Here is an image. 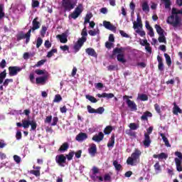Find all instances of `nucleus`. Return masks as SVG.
Returning a JSON list of instances; mask_svg holds the SVG:
<instances>
[{"label":"nucleus","instance_id":"20","mask_svg":"<svg viewBox=\"0 0 182 182\" xmlns=\"http://www.w3.org/2000/svg\"><path fill=\"white\" fill-rule=\"evenodd\" d=\"M157 60H158V69L161 72H163L164 70V64L163 63V58H161L160 55L157 56Z\"/></svg>","mask_w":182,"mask_h":182},{"label":"nucleus","instance_id":"5","mask_svg":"<svg viewBox=\"0 0 182 182\" xmlns=\"http://www.w3.org/2000/svg\"><path fill=\"white\" fill-rule=\"evenodd\" d=\"M123 100H126V103L128 107L130 109L131 112L137 111V105H136V102H134V101H132L130 99H129V95H124Z\"/></svg>","mask_w":182,"mask_h":182},{"label":"nucleus","instance_id":"45","mask_svg":"<svg viewBox=\"0 0 182 182\" xmlns=\"http://www.w3.org/2000/svg\"><path fill=\"white\" fill-rule=\"evenodd\" d=\"M129 127V129L131 130H137L139 126L136 123H130Z\"/></svg>","mask_w":182,"mask_h":182},{"label":"nucleus","instance_id":"57","mask_svg":"<svg viewBox=\"0 0 182 182\" xmlns=\"http://www.w3.org/2000/svg\"><path fill=\"white\" fill-rule=\"evenodd\" d=\"M58 122H59V118L58 117H54L53 118V122L51 123V126H56V124H58Z\"/></svg>","mask_w":182,"mask_h":182},{"label":"nucleus","instance_id":"59","mask_svg":"<svg viewBox=\"0 0 182 182\" xmlns=\"http://www.w3.org/2000/svg\"><path fill=\"white\" fill-rule=\"evenodd\" d=\"M14 161H16V163L17 164H19V163H21V156H18V155H14Z\"/></svg>","mask_w":182,"mask_h":182},{"label":"nucleus","instance_id":"56","mask_svg":"<svg viewBox=\"0 0 182 182\" xmlns=\"http://www.w3.org/2000/svg\"><path fill=\"white\" fill-rule=\"evenodd\" d=\"M29 80L31 83H35V74L33 73H30L29 75Z\"/></svg>","mask_w":182,"mask_h":182},{"label":"nucleus","instance_id":"18","mask_svg":"<svg viewBox=\"0 0 182 182\" xmlns=\"http://www.w3.org/2000/svg\"><path fill=\"white\" fill-rule=\"evenodd\" d=\"M133 28L134 29H137V28H143V24L141 23V18H140V16H137L136 22H133Z\"/></svg>","mask_w":182,"mask_h":182},{"label":"nucleus","instance_id":"22","mask_svg":"<svg viewBox=\"0 0 182 182\" xmlns=\"http://www.w3.org/2000/svg\"><path fill=\"white\" fill-rule=\"evenodd\" d=\"M175 164L176 166L177 171L181 172L182 171V161L180 160L178 158H175Z\"/></svg>","mask_w":182,"mask_h":182},{"label":"nucleus","instance_id":"30","mask_svg":"<svg viewBox=\"0 0 182 182\" xmlns=\"http://www.w3.org/2000/svg\"><path fill=\"white\" fill-rule=\"evenodd\" d=\"M117 59L118 62H121V63H126V59H124V54L123 53L118 54L117 55Z\"/></svg>","mask_w":182,"mask_h":182},{"label":"nucleus","instance_id":"29","mask_svg":"<svg viewBox=\"0 0 182 182\" xmlns=\"http://www.w3.org/2000/svg\"><path fill=\"white\" fill-rule=\"evenodd\" d=\"M161 137H162V140L164 143L165 144V146L166 147H171V145H170V142L168 141V139L165 136L164 134H160Z\"/></svg>","mask_w":182,"mask_h":182},{"label":"nucleus","instance_id":"61","mask_svg":"<svg viewBox=\"0 0 182 182\" xmlns=\"http://www.w3.org/2000/svg\"><path fill=\"white\" fill-rule=\"evenodd\" d=\"M119 33L122 38H130V36L129 34L126 33L124 31L120 30Z\"/></svg>","mask_w":182,"mask_h":182},{"label":"nucleus","instance_id":"54","mask_svg":"<svg viewBox=\"0 0 182 182\" xmlns=\"http://www.w3.org/2000/svg\"><path fill=\"white\" fill-rule=\"evenodd\" d=\"M42 43H43V40L41 37H38L37 38L36 48H41Z\"/></svg>","mask_w":182,"mask_h":182},{"label":"nucleus","instance_id":"19","mask_svg":"<svg viewBox=\"0 0 182 182\" xmlns=\"http://www.w3.org/2000/svg\"><path fill=\"white\" fill-rule=\"evenodd\" d=\"M69 150V142H64L58 149V151L60 153H65V151H68Z\"/></svg>","mask_w":182,"mask_h":182},{"label":"nucleus","instance_id":"33","mask_svg":"<svg viewBox=\"0 0 182 182\" xmlns=\"http://www.w3.org/2000/svg\"><path fill=\"white\" fill-rule=\"evenodd\" d=\"M155 29L156 30L157 33L160 36L164 35V30L161 28V26L159 25H155Z\"/></svg>","mask_w":182,"mask_h":182},{"label":"nucleus","instance_id":"40","mask_svg":"<svg viewBox=\"0 0 182 182\" xmlns=\"http://www.w3.org/2000/svg\"><path fill=\"white\" fill-rule=\"evenodd\" d=\"M54 53H58V49L52 48L47 54V58H52Z\"/></svg>","mask_w":182,"mask_h":182},{"label":"nucleus","instance_id":"6","mask_svg":"<svg viewBox=\"0 0 182 182\" xmlns=\"http://www.w3.org/2000/svg\"><path fill=\"white\" fill-rule=\"evenodd\" d=\"M153 132V127H150L147 129V132L144 134V140L143 141L144 146L145 147H150V144H151V140L150 139V134Z\"/></svg>","mask_w":182,"mask_h":182},{"label":"nucleus","instance_id":"62","mask_svg":"<svg viewBox=\"0 0 182 182\" xmlns=\"http://www.w3.org/2000/svg\"><path fill=\"white\" fill-rule=\"evenodd\" d=\"M82 37L81 38H86L87 36V31L86 30V27L82 29L81 33Z\"/></svg>","mask_w":182,"mask_h":182},{"label":"nucleus","instance_id":"10","mask_svg":"<svg viewBox=\"0 0 182 182\" xmlns=\"http://www.w3.org/2000/svg\"><path fill=\"white\" fill-rule=\"evenodd\" d=\"M55 163H57L60 167H65V164H66V156L64 154L56 156Z\"/></svg>","mask_w":182,"mask_h":182},{"label":"nucleus","instance_id":"17","mask_svg":"<svg viewBox=\"0 0 182 182\" xmlns=\"http://www.w3.org/2000/svg\"><path fill=\"white\" fill-rule=\"evenodd\" d=\"M153 158L159 159V160H167V159H168V154L164 152H161L159 154H154Z\"/></svg>","mask_w":182,"mask_h":182},{"label":"nucleus","instance_id":"7","mask_svg":"<svg viewBox=\"0 0 182 182\" xmlns=\"http://www.w3.org/2000/svg\"><path fill=\"white\" fill-rule=\"evenodd\" d=\"M82 12H83V4H78V6L75 8V9L74 10V11L70 14V17L73 19H77V18H79V16L80 15V14H82Z\"/></svg>","mask_w":182,"mask_h":182},{"label":"nucleus","instance_id":"49","mask_svg":"<svg viewBox=\"0 0 182 182\" xmlns=\"http://www.w3.org/2000/svg\"><path fill=\"white\" fill-rule=\"evenodd\" d=\"M5 16V12H4V4H0V21Z\"/></svg>","mask_w":182,"mask_h":182},{"label":"nucleus","instance_id":"16","mask_svg":"<svg viewBox=\"0 0 182 182\" xmlns=\"http://www.w3.org/2000/svg\"><path fill=\"white\" fill-rule=\"evenodd\" d=\"M88 153L92 156V157H95L96 156V154L97 153V147L95 144H92L88 149Z\"/></svg>","mask_w":182,"mask_h":182},{"label":"nucleus","instance_id":"15","mask_svg":"<svg viewBox=\"0 0 182 182\" xmlns=\"http://www.w3.org/2000/svg\"><path fill=\"white\" fill-rule=\"evenodd\" d=\"M103 139H105V134L102 132H99L98 134H95L92 136L93 141H96L97 143H100Z\"/></svg>","mask_w":182,"mask_h":182},{"label":"nucleus","instance_id":"24","mask_svg":"<svg viewBox=\"0 0 182 182\" xmlns=\"http://www.w3.org/2000/svg\"><path fill=\"white\" fill-rule=\"evenodd\" d=\"M86 53L89 55V56H92L93 58H97V53L95 50V49L92 48H88L85 50Z\"/></svg>","mask_w":182,"mask_h":182},{"label":"nucleus","instance_id":"4","mask_svg":"<svg viewBox=\"0 0 182 182\" xmlns=\"http://www.w3.org/2000/svg\"><path fill=\"white\" fill-rule=\"evenodd\" d=\"M166 22L169 25H172V26L176 28V26H178L180 25V17L178 16V15L174 16L171 14L170 16L168 17Z\"/></svg>","mask_w":182,"mask_h":182},{"label":"nucleus","instance_id":"1","mask_svg":"<svg viewBox=\"0 0 182 182\" xmlns=\"http://www.w3.org/2000/svg\"><path fill=\"white\" fill-rule=\"evenodd\" d=\"M35 74L40 76L36 78V85H45V83H46V81L49 77V73H48L46 70L37 69L35 70Z\"/></svg>","mask_w":182,"mask_h":182},{"label":"nucleus","instance_id":"52","mask_svg":"<svg viewBox=\"0 0 182 182\" xmlns=\"http://www.w3.org/2000/svg\"><path fill=\"white\" fill-rule=\"evenodd\" d=\"M158 40H159V42H160V43H166V36H164V34L159 36Z\"/></svg>","mask_w":182,"mask_h":182},{"label":"nucleus","instance_id":"25","mask_svg":"<svg viewBox=\"0 0 182 182\" xmlns=\"http://www.w3.org/2000/svg\"><path fill=\"white\" fill-rule=\"evenodd\" d=\"M173 113L176 116L178 115V113L182 114V109L179 108L176 102H173Z\"/></svg>","mask_w":182,"mask_h":182},{"label":"nucleus","instance_id":"50","mask_svg":"<svg viewBox=\"0 0 182 182\" xmlns=\"http://www.w3.org/2000/svg\"><path fill=\"white\" fill-rule=\"evenodd\" d=\"M154 109H155L156 112L158 113V114L161 116V108L160 107V105H159V104L154 105Z\"/></svg>","mask_w":182,"mask_h":182},{"label":"nucleus","instance_id":"55","mask_svg":"<svg viewBox=\"0 0 182 182\" xmlns=\"http://www.w3.org/2000/svg\"><path fill=\"white\" fill-rule=\"evenodd\" d=\"M14 82V79L11 78V79H6L4 80V82H3V86H8V85H9V83H12Z\"/></svg>","mask_w":182,"mask_h":182},{"label":"nucleus","instance_id":"42","mask_svg":"<svg viewBox=\"0 0 182 182\" xmlns=\"http://www.w3.org/2000/svg\"><path fill=\"white\" fill-rule=\"evenodd\" d=\"M113 131V127L112 126H107L104 129L105 134H110Z\"/></svg>","mask_w":182,"mask_h":182},{"label":"nucleus","instance_id":"13","mask_svg":"<svg viewBox=\"0 0 182 182\" xmlns=\"http://www.w3.org/2000/svg\"><path fill=\"white\" fill-rule=\"evenodd\" d=\"M39 21V17H36L32 21V28L29 29L31 32H35L37 29L41 28V22Z\"/></svg>","mask_w":182,"mask_h":182},{"label":"nucleus","instance_id":"3","mask_svg":"<svg viewBox=\"0 0 182 182\" xmlns=\"http://www.w3.org/2000/svg\"><path fill=\"white\" fill-rule=\"evenodd\" d=\"M77 4L75 1H63L61 6L64 12H70L72 9H75Z\"/></svg>","mask_w":182,"mask_h":182},{"label":"nucleus","instance_id":"21","mask_svg":"<svg viewBox=\"0 0 182 182\" xmlns=\"http://www.w3.org/2000/svg\"><path fill=\"white\" fill-rule=\"evenodd\" d=\"M75 139L77 141H83V140L87 139V134L81 132L76 136Z\"/></svg>","mask_w":182,"mask_h":182},{"label":"nucleus","instance_id":"60","mask_svg":"<svg viewBox=\"0 0 182 182\" xmlns=\"http://www.w3.org/2000/svg\"><path fill=\"white\" fill-rule=\"evenodd\" d=\"M0 68H1V69H4V68H6V60L5 59H3L1 61Z\"/></svg>","mask_w":182,"mask_h":182},{"label":"nucleus","instance_id":"38","mask_svg":"<svg viewBox=\"0 0 182 182\" xmlns=\"http://www.w3.org/2000/svg\"><path fill=\"white\" fill-rule=\"evenodd\" d=\"M53 102V103H60L62 102V96L59 94L55 95Z\"/></svg>","mask_w":182,"mask_h":182},{"label":"nucleus","instance_id":"53","mask_svg":"<svg viewBox=\"0 0 182 182\" xmlns=\"http://www.w3.org/2000/svg\"><path fill=\"white\" fill-rule=\"evenodd\" d=\"M31 174H33L36 177H39L41 176V171L39 170H31L30 171Z\"/></svg>","mask_w":182,"mask_h":182},{"label":"nucleus","instance_id":"9","mask_svg":"<svg viewBox=\"0 0 182 182\" xmlns=\"http://www.w3.org/2000/svg\"><path fill=\"white\" fill-rule=\"evenodd\" d=\"M31 30L25 34L23 32H21L18 35H17V41H22V39H26V43H29L31 41Z\"/></svg>","mask_w":182,"mask_h":182},{"label":"nucleus","instance_id":"43","mask_svg":"<svg viewBox=\"0 0 182 182\" xmlns=\"http://www.w3.org/2000/svg\"><path fill=\"white\" fill-rule=\"evenodd\" d=\"M23 127L24 129H29V126H31V121L29 120H22Z\"/></svg>","mask_w":182,"mask_h":182},{"label":"nucleus","instance_id":"64","mask_svg":"<svg viewBox=\"0 0 182 182\" xmlns=\"http://www.w3.org/2000/svg\"><path fill=\"white\" fill-rule=\"evenodd\" d=\"M38 6H39V1H33L32 7L33 8H38Z\"/></svg>","mask_w":182,"mask_h":182},{"label":"nucleus","instance_id":"36","mask_svg":"<svg viewBox=\"0 0 182 182\" xmlns=\"http://www.w3.org/2000/svg\"><path fill=\"white\" fill-rule=\"evenodd\" d=\"M46 31H48V27L46 26H42L41 30L40 31V34L42 38H45V35H46Z\"/></svg>","mask_w":182,"mask_h":182},{"label":"nucleus","instance_id":"48","mask_svg":"<svg viewBox=\"0 0 182 182\" xmlns=\"http://www.w3.org/2000/svg\"><path fill=\"white\" fill-rule=\"evenodd\" d=\"M155 171H161V166H160V162L157 161L154 166Z\"/></svg>","mask_w":182,"mask_h":182},{"label":"nucleus","instance_id":"32","mask_svg":"<svg viewBox=\"0 0 182 182\" xmlns=\"http://www.w3.org/2000/svg\"><path fill=\"white\" fill-rule=\"evenodd\" d=\"M114 134L111 136L109 142L107 143V147H114Z\"/></svg>","mask_w":182,"mask_h":182},{"label":"nucleus","instance_id":"8","mask_svg":"<svg viewBox=\"0 0 182 182\" xmlns=\"http://www.w3.org/2000/svg\"><path fill=\"white\" fill-rule=\"evenodd\" d=\"M86 41H87V38H80L77 40V43L74 45L73 47L75 53H77V52L80 50L82 46H83Z\"/></svg>","mask_w":182,"mask_h":182},{"label":"nucleus","instance_id":"46","mask_svg":"<svg viewBox=\"0 0 182 182\" xmlns=\"http://www.w3.org/2000/svg\"><path fill=\"white\" fill-rule=\"evenodd\" d=\"M132 129H127L125 131L126 134L130 136L131 137H136V132L132 131Z\"/></svg>","mask_w":182,"mask_h":182},{"label":"nucleus","instance_id":"27","mask_svg":"<svg viewBox=\"0 0 182 182\" xmlns=\"http://www.w3.org/2000/svg\"><path fill=\"white\" fill-rule=\"evenodd\" d=\"M148 117H153V114L149 111L144 112L143 115L141 117V120H149Z\"/></svg>","mask_w":182,"mask_h":182},{"label":"nucleus","instance_id":"23","mask_svg":"<svg viewBox=\"0 0 182 182\" xmlns=\"http://www.w3.org/2000/svg\"><path fill=\"white\" fill-rule=\"evenodd\" d=\"M57 38H58V39H60V42L61 43H66L68 42V35L65 33H63L60 35H58Z\"/></svg>","mask_w":182,"mask_h":182},{"label":"nucleus","instance_id":"47","mask_svg":"<svg viewBox=\"0 0 182 182\" xmlns=\"http://www.w3.org/2000/svg\"><path fill=\"white\" fill-rule=\"evenodd\" d=\"M30 126H31V130H36V128L38 127V124L36 123V121L32 120L30 122Z\"/></svg>","mask_w":182,"mask_h":182},{"label":"nucleus","instance_id":"12","mask_svg":"<svg viewBox=\"0 0 182 182\" xmlns=\"http://www.w3.org/2000/svg\"><path fill=\"white\" fill-rule=\"evenodd\" d=\"M88 113H97L98 114H103L105 112V108L102 107H98L97 109L92 108V106L87 105V106Z\"/></svg>","mask_w":182,"mask_h":182},{"label":"nucleus","instance_id":"34","mask_svg":"<svg viewBox=\"0 0 182 182\" xmlns=\"http://www.w3.org/2000/svg\"><path fill=\"white\" fill-rule=\"evenodd\" d=\"M113 166L114 167H115V170H117V171H120V170H122V164H119V161H113Z\"/></svg>","mask_w":182,"mask_h":182},{"label":"nucleus","instance_id":"11","mask_svg":"<svg viewBox=\"0 0 182 182\" xmlns=\"http://www.w3.org/2000/svg\"><path fill=\"white\" fill-rule=\"evenodd\" d=\"M22 70V68L18 66H10L9 67V76H16L19 72Z\"/></svg>","mask_w":182,"mask_h":182},{"label":"nucleus","instance_id":"26","mask_svg":"<svg viewBox=\"0 0 182 182\" xmlns=\"http://www.w3.org/2000/svg\"><path fill=\"white\" fill-rule=\"evenodd\" d=\"M97 97H106L107 99H113L114 97V94L113 93H106L103 92L102 94H97Z\"/></svg>","mask_w":182,"mask_h":182},{"label":"nucleus","instance_id":"14","mask_svg":"<svg viewBox=\"0 0 182 182\" xmlns=\"http://www.w3.org/2000/svg\"><path fill=\"white\" fill-rule=\"evenodd\" d=\"M103 26L105 29H108V31H112L114 33H116V26H114L110 21H103Z\"/></svg>","mask_w":182,"mask_h":182},{"label":"nucleus","instance_id":"41","mask_svg":"<svg viewBox=\"0 0 182 182\" xmlns=\"http://www.w3.org/2000/svg\"><path fill=\"white\" fill-rule=\"evenodd\" d=\"M164 56L166 58V65H168V66H171V58L170 57V55H168V54L167 53H164Z\"/></svg>","mask_w":182,"mask_h":182},{"label":"nucleus","instance_id":"51","mask_svg":"<svg viewBox=\"0 0 182 182\" xmlns=\"http://www.w3.org/2000/svg\"><path fill=\"white\" fill-rule=\"evenodd\" d=\"M99 29H97V31L96 30H90L88 31L89 35H90V36H96V35L99 34Z\"/></svg>","mask_w":182,"mask_h":182},{"label":"nucleus","instance_id":"37","mask_svg":"<svg viewBox=\"0 0 182 182\" xmlns=\"http://www.w3.org/2000/svg\"><path fill=\"white\" fill-rule=\"evenodd\" d=\"M75 156V151H70L68 154L65 155V157L68 161L73 160V156Z\"/></svg>","mask_w":182,"mask_h":182},{"label":"nucleus","instance_id":"35","mask_svg":"<svg viewBox=\"0 0 182 182\" xmlns=\"http://www.w3.org/2000/svg\"><path fill=\"white\" fill-rule=\"evenodd\" d=\"M6 77V70H4L3 72L0 73V85L4 83V79Z\"/></svg>","mask_w":182,"mask_h":182},{"label":"nucleus","instance_id":"28","mask_svg":"<svg viewBox=\"0 0 182 182\" xmlns=\"http://www.w3.org/2000/svg\"><path fill=\"white\" fill-rule=\"evenodd\" d=\"M126 50V49L123 47L121 48H115L112 51V55H120L123 53V51Z\"/></svg>","mask_w":182,"mask_h":182},{"label":"nucleus","instance_id":"44","mask_svg":"<svg viewBox=\"0 0 182 182\" xmlns=\"http://www.w3.org/2000/svg\"><path fill=\"white\" fill-rule=\"evenodd\" d=\"M142 11H144V12H146V11L149 12V11H150V7L149 6V4H147V2L146 1L142 4Z\"/></svg>","mask_w":182,"mask_h":182},{"label":"nucleus","instance_id":"2","mask_svg":"<svg viewBox=\"0 0 182 182\" xmlns=\"http://www.w3.org/2000/svg\"><path fill=\"white\" fill-rule=\"evenodd\" d=\"M140 156H141V151L135 149L131 156L128 157L127 164L134 166L135 164H137V163H140Z\"/></svg>","mask_w":182,"mask_h":182},{"label":"nucleus","instance_id":"39","mask_svg":"<svg viewBox=\"0 0 182 182\" xmlns=\"http://www.w3.org/2000/svg\"><path fill=\"white\" fill-rule=\"evenodd\" d=\"M138 99L142 102H146V100H149V97L146 94H141L138 96Z\"/></svg>","mask_w":182,"mask_h":182},{"label":"nucleus","instance_id":"58","mask_svg":"<svg viewBox=\"0 0 182 182\" xmlns=\"http://www.w3.org/2000/svg\"><path fill=\"white\" fill-rule=\"evenodd\" d=\"M136 33H139V35L140 36H141V37L146 36V31H141L140 29H137V30H136Z\"/></svg>","mask_w":182,"mask_h":182},{"label":"nucleus","instance_id":"63","mask_svg":"<svg viewBox=\"0 0 182 182\" xmlns=\"http://www.w3.org/2000/svg\"><path fill=\"white\" fill-rule=\"evenodd\" d=\"M175 156H176L178 157V159L179 160H181V161H182V154H181V152H180V151H176V152H175Z\"/></svg>","mask_w":182,"mask_h":182},{"label":"nucleus","instance_id":"31","mask_svg":"<svg viewBox=\"0 0 182 182\" xmlns=\"http://www.w3.org/2000/svg\"><path fill=\"white\" fill-rule=\"evenodd\" d=\"M85 98L91 102V103H97V99L90 95H86Z\"/></svg>","mask_w":182,"mask_h":182}]
</instances>
